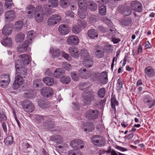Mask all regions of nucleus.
<instances>
[{
	"instance_id": "nucleus-45",
	"label": "nucleus",
	"mask_w": 155,
	"mask_h": 155,
	"mask_svg": "<svg viewBox=\"0 0 155 155\" xmlns=\"http://www.w3.org/2000/svg\"><path fill=\"white\" fill-rule=\"evenodd\" d=\"M11 38L8 37H7L4 39L3 43L5 45L9 46L12 45Z\"/></svg>"
},
{
	"instance_id": "nucleus-41",
	"label": "nucleus",
	"mask_w": 155,
	"mask_h": 155,
	"mask_svg": "<svg viewBox=\"0 0 155 155\" xmlns=\"http://www.w3.org/2000/svg\"><path fill=\"white\" fill-rule=\"evenodd\" d=\"M100 73H93L91 74L90 76L94 81H100Z\"/></svg>"
},
{
	"instance_id": "nucleus-12",
	"label": "nucleus",
	"mask_w": 155,
	"mask_h": 155,
	"mask_svg": "<svg viewBox=\"0 0 155 155\" xmlns=\"http://www.w3.org/2000/svg\"><path fill=\"white\" fill-rule=\"evenodd\" d=\"M67 43L71 45H77L79 43L78 37L75 35L69 36L67 40Z\"/></svg>"
},
{
	"instance_id": "nucleus-61",
	"label": "nucleus",
	"mask_w": 155,
	"mask_h": 155,
	"mask_svg": "<svg viewBox=\"0 0 155 155\" xmlns=\"http://www.w3.org/2000/svg\"><path fill=\"white\" fill-rule=\"evenodd\" d=\"M9 84H6V82L4 81L0 78V86L3 88H5Z\"/></svg>"
},
{
	"instance_id": "nucleus-51",
	"label": "nucleus",
	"mask_w": 155,
	"mask_h": 155,
	"mask_svg": "<svg viewBox=\"0 0 155 155\" xmlns=\"http://www.w3.org/2000/svg\"><path fill=\"white\" fill-rule=\"evenodd\" d=\"M47 101L45 99H44L43 100L41 101L39 104V106L42 109H45L48 107V104H46Z\"/></svg>"
},
{
	"instance_id": "nucleus-52",
	"label": "nucleus",
	"mask_w": 155,
	"mask_h": 155,
	"mask_svg": "<svg viewBox=\"0 0 155 155\" xmlns=\"http://www.w3.org/2000/svg\"><path fill=\"white\" fill-rule=\"evenodd\" d=\"M13 3L12 2V0H6L5 2V7L7 8H10Z\"/></svg>"
},
{
	"instance_id": "nucleus-33",
	"label": "nucleus",
	"mask_w": 155,
	"mask_h": 155,
	"mask_svg": "<svg viewBox=\"0 0 155 155\" xmlns=\"http://www.w3.org/2000/svg\"><path fill=\"white\" fill-rule=\"evenodd\" d=\"M23 63L20 60H17L15 62V67L16 71L17 70L24 68L25 67L24 66Z\"/></svg>"
},
{
	"instance_id": "nucleus-9",
	"label": "nucleus",
	"mask_w": 155,
	"mask_h": 155,
	"mask_svg": "<svg viewBox=\"0 0 155 155\" xmlns=\"http://www.w3.org/2000/svg\"><path fill=\"white\" fill-rule=\"evenodd\" d=\"M61 20V17L56 15L51 16L49 18V25L54 26Z\"/></svg>"
},
{
	"instance_id": "nucleus-40",
	"label": "nucleus",
	"mask_w": 155,
	"mask_h": 155,
	"mask_svg": "<svg viewBox=\"0 0 155 155\" xmlns=\"http://www.w3.org/2000/svg\"><path fill=\"white\" fill-rule=\"evenodd\" d=\"M13 142V137L12 136H8L5 139L4 142L7 145L12 144Z\"/></svg>"
},
{
	"instance_id": "nucleus-32",
	"label": "nucleus",
	"mask_w": 155,
	"mask_h": 155,
	"mask_svg": "<svg viewBox=\"0 0 155 155\" xmlns=\"http://www.w3.org/2000/svg\"><path fill=\"white\" fill-rule=\"evenodd\" d=\"M0 78L2 79L3 81H5L6 84H9L10 81V78L8 74H2Z\"/></svg>"
},
{
	"instance_id": "nucleus-23",
	"label": "nucleus",
	"mask_w": 155,
	"mask_h": 155,
	"mask_svg": "<svg viewBox=\"0 0 155 155\" xmlns=\"http://www.w3.org/2000/svg\"><path fill=\"white\" fill-rule=\"evenodd\" d=\"M12 32V28L9 27V25L6 24L2 29V33L5 36L9 35Z\"/></svg>"
},
{
	"instance_id": "nucleus-36",
	"label": "nucleus",
	"mask_w": 155,
	"mask_h": 155,
	"mask_svg": "<svg viewBox=\"0 0 155 155\" xmlns=\"http://www.w3.org/2000/svg\"><path fill=\"white\" fill-rule=\"evenodd\" d=\"M71 78L67 76L64 75L60 79V81L64 84H67L71 81Z\"/></svg>"
},
{
	"instance_id": "nucleus-39",
	"label": "nucleus",
	"mask_w": 155,
	"mask_h": 155,
	"mask_svg": "<svg viewBox=\"0 0 155 155\" xmlns=\"http://www.w3.org/2000/svg\"><path fill=\"white\" fill-rule=\"evenodd\" d=\"M50 49V52L53 57L57 56L60 54V51L58 49L51 48Z\"/></svg>"
},
{
	"instance_id": "nucleus-27",
	"label": "nucleus",
	"mask_w": 155,
	"mask_h": 155,
	"mask_svg": "<svg viewBox=\"0 0 155 155\" xmlns=\"http://www.w3.org/2000/svg\"><path fill=\"white\" fill-rule=\"evenodd\" d=\"M26 12L30 16H33L35 13V8L33 5H28L26 8Z\"/></svg>"
},
{
	"instance_id": "nucleus-54",
	"label": "nucleus",
	"mask_w": 155,
	"mask_h": 155,
	"mask_svg": "<svg viewBox=\"0 0 155 155\" xmlns=\"http://www.w3.org/2000/svg\"><path fill=\"white\" fill-rule=\"evenodd\" d=\"M132 11L130 8L128 7H126L123 14L125 16H127L130 15Z\"/></svg>"
},
{
	"instance_id": "nucleus-57",
	"label": "nucleus",
	"mask_w": 155,
	"mask_h": 155,
	"mask_svg": "<svg viewBox=\"0 0 155 155\" xmlns=\"http://www.w3.org/2000/svg\"><path fill=\"white\" fill-rule=\"evenodd\" d=\"M122 87V83L120 78H119L118 79L117 82V88L118 90H120Z\"/></svg>"
},
{
	"instance_id": "nucleus-5",
	"label": "nucleus",
	"mask_w": 155,
	"mask_h": 155,
	"mask_svg": "<svg viewBox=\"0 0 155 155\" xmlns=\"http://www.w3.org/2000/svg\"><path fill=\"white\" fill-rule=\"evenodd\" d=\"M70 145L72 148L76 147L77 148L80 149L84 147V143L80 140L75 139L71 141Z\"/></svg>"
},
{
	"instance_id": "nucleus-17",
	"label": "nucleus",
	"mask_w": 155,
	"mask_h": 155,
	"mask_svg": "<svg viewBox=\"0 0 155 155\" xmlns=\"http://www.w3.org/2000/svg\"><path fill=\"white\" fill-rule=\"evenodd\" d=\"M100 82L103 84H106L108 82L107 75L106 71H103L100 73Z\"/></svg>"
},
{
	"instance_id": "nucleus-20",
	"label": "nucleus",
	"mask_w": 155,
	"mask_h": 155,
	"mask_svg": "<svg viewBox=\"0 0 155 155\" xmlns=\"http://www.w3.org/2000/svg\"><path fill=\"white\" fill-rule=\"evenodd\" d=\"M27 69L25 67L22 68L16 71L17 74V76L16 77H18L19 79V78H25L27 74Z\"/></svg>"
},
{
	"instance_id": "nucleus-21",
	"label": "nucleus",
	"mask_w": 155,
	"mask_h": 155,
	"mask_svg": "<svg viewBox=\"0 0 155 155\" xmlns=\"http://www.w3.org/2000/svg\"><path fill=\"white\" fill-rule=\"evenodd\" d=\"M88 8L92 11H94L97 10V6L96 3L92 0L88 1L87 2Z\"/></svg>"
},
{
	"instance_id": "nucleus-62",
	"label": "nucleus",
	"mask_w": 155,
	"mask_h": 155,
	"mask_svg": "<svg viewBox=\"0 0 155 155\" xmlns=\"http://www.w3.org/2000/svg\"><path fill=\"white\" fill-rule=\"evenodd\" d=\"M87 87L88 85L85 83H81L79 85V87L81 90L85 89Z\"/></svg>"
},
{
	"instance_id": "nucleus-3",
	"label": "nucleus",
	"mask_w": 155,
	"mask_h": 155,
	"mask_svg": "<svg viewBox=\"0 0 155 155\" xmlns=\"http://www.w3.org/2000/svg\"><path fill=\"white\" fill-rule=\"evenodd\" d=\"M92 143L98 147L104 146V142L103 140L102 137L99 135L93 136L91 139Z\"/></svg>"
},
{
	"instance_id": "nucleus-34",
	"label": "nucleus",
	"mask_w": 155,
	"mask_h": 155,
	"mask_svg": "<svg viewBox=\"0 0 155 155\" xmlns=\"http://www.w3.org/2000/svg\"><path fill=\"white\" fill-rule=\"evenodd\" d=\"M25 38V36L23 33H19L15 37V40L16 42H21L23 41Z\"/></svg>"
},
{
	"instance_id": "nucleus-13",
	"label": "nucleus",
	"mask_w": 155,
	"mask_h": 155,
	"mask_svg": "<svg viewBox=\"0 0 155 155\" xmlns=\"http://www.w3.org/2000/svg\"><path fill=\"white\" fill-rule=\"evenodd\" d=\"M42 8L41 6L38 5L36 7L35 9V13H37V15L35 17V20L38 22H41L43 18L41 16Z\"/></svg>"
},
{
	"instance_id": "nucleus-2",
	"label": "nucleus",
	"mask_w": 155,
	"mask_h": 155,
	"mask_svg": "<svg viewBox=\"0 0 155 155\" xmlns=\"http://www.w3.org/2000/svg\"><path fill=\"white\" fill-rule=\"evenodd\" d=\"M21 104L25 111L27 112H32L35 109L34 105L31 102L28 100H24Z\"/></svg>"
},
{
	"instance_id": "nucleus-64",
	"label": "nucleus",
	"mask_w": 155,
	"mask_h": 155,
	"mask_svg": "<svg viewBox=\"0 0 155 155\" xmlns=\"http://www.w3.org/2000/svg\"><path fill=\"white\" fill-rule=\"evenodd\" d=\"M98 28L99 31L103 33L106 32L107 31V28H104V27L101 25L98 26Z\"/></svg>"
},
{
	"instance_id": "nucleus-29",
	"label": "nucleus",
	"mask_w": 155,
	"mask_h": 155,
	"mask_svg": "<svg viewBox=\"0 0 155 155\" xmlns=\"http://www.w3.org/2000/svg\"><path fill=\"white\" fill-rule=\"evenodd\" d=\"M80 53L81 57L83 59L85 58H89L90 57L87 50L86 48L82 49Z\"/></svg>"
},
{
	"instance_id": "nucleus-49",
	"label": "nucleus",
	"mask_w": 155,
	"mask_h": 155,
	"mask_svg": "<svg viewBox=\"0 0 155 155\" xmlns=\"http://www.w3.org/2000/svg\"><path fill=\"white\" fill-rule=\"evenodd\" d=\"M33 86L35 87H39L42 84L41 80L38 79H36L33 81Z\"/></svg>"
},
{
	"instance_id": "nucleus-56",
	"label": "nucleus",
	"mask_w": 155,
	"mask_h": 155,
	"mask_svg": "<svg viewBox=\"0 0 155 155\" xmlns=\"http://www.w3.org/2000/svg\"><path fill=\"white\" fill-rule=\"evenodd\" d=\"M63 57L66 59L67 61H69L71 60V57L68 54L62 51L61 53Z\"/></svg>"
},
{
	"instance_id": "nucleus-35",
	"label": "nucleus",
	"mask_w": 155,
	"mask_h": 155,
	"mask_svg": "<svg viewBox=\"0 0 155 155\" xmlns=\"http://www.w3.org/2000/svg\"><path fill=\"white\" fill-rule=\"evenodd\" d=\"M106 93V91L105 88H102L98 90L97 94L99 97L101 98H103L105 96Z\"/></svg>"
},
{
	"instance_id": "nucleus-48",
	"label": "nucleus",
	"mask_w": 155,
	"mask_h": 155,
	"mask_svg": "<svg viewBox=\"0 0 155 155\" xmlns=\"http://www.w3.org/2000/svg\"><path fill=\"white\" fill-rule=\"evenodd\" d=\"M68 155H82V154L79 150H73L68 151Z\"/></svg>"
},
{
	"instance_id": "nucleus-38",
	"label": "nucleus",
	"mask_w": 155,
	"mask_h": 155,
	"mask_svg": "<svg viewBox=\"0 0 155 155\" xmlns=\"http://www.w3.org/2000/svg\"><path fill=\"white\" fill-rule=\"evenodd\" d=\"M72 31L74 34H78L81 31V26L79 25H74L72 28Z\"/></svg>"
},
{
	"instance_id": "nucleus-1",
	"label": "nucleus",
	"mask_w": 155,
	"mask_h": 155,
	"mask_svg": "<svg viewBox=\"0 0 155 155\" xmlns=\"http://www.w3.org/2000/svg\"><path fill=\"white\" fill-rule=\"evenodd\" d=\"M92 91H86L82 94L84 104L85 105L90 104L92 101L95 99V95Z\"/></svg>"
},
{
	"instance_id": "nucleus-25",
	"label": "nucleus",
	"mask_w": 155,
	"mask_h": 155,
	"mask_svg": "<svg viewBox=\"0 0 155 155\" xmlns=\"http://www.w3.org/2000/svg\"><path fill=\"white\" fill-rule=\"evenodd\" d=\"M87 35L90 38L94 39L98 37V33L97 30L91 29L88 31Z\"/></svg>"
},
{
	"instance_id": "nucleus-11",
	"label": "nucleus",
	"mask_w": 155,
	"mask_h": 155,
	"mask_svg": "<svg viewBox=\"0 0 155 155\" xmlns=\"http://www.w3.org/2000/svg\"><path fill=\"white\" fill-rule=\"evenodd\" d=\"M68 51L71 56L74 58H77L80 53L78 49L76 47H71L68 48Z\"/></svg>"
},
{
	"instance_id": "nucleus-42",
	"label": "nucleus",
	"mask_w": 155,
	"mask_h": 155,
	"mask_svg": "<svg viewBox=\"0 0 155 155\" xmlns=\"http://www.w3.org/2000/svg\"><path fill=\"white\" fill-rule=\"evenodd\" d=\"M7 119L3 109H0V122L4 121Z\"/></svg>"
},
{
	"instance_id": "nucleus-30",
	"label": "nucleus",
	"mask_w": 155,
	"mask_h": 155,
	"mask_svg": "<svg viewBox=\"0 0 155 155\" xmlns=\"http://www.w3.org/2000/svg\"><path fill=\"white\" fill-rule=\"evenodd\" d=\"M78 1L79 7L78 9H83L84 10H87V4L86 1L84 0H78Z\"/></svg>"
},
{
	"instance_id": "nucleus-14",
	"label": "nucleus",
	"mask_w": 155,
	"mask_h": 155,
	"mask_svg": "<svg viewBox=\"0 0 155 155\" xmlns=\"http://www.w3.org/2000/svg\"><path fill=\"white\" fill-rule=\"evenodd\" d=\"M58 31L62 35H65L69 33L70 29L68 25L62 24L59 26Z\"/></svg>"
},
{
	"instance_id": "nucleus-58",
	"label": "nucleus",
	"mask_w": 155,
	"mask_h": 155,
	"mask_svg": "<svg viewBox=\"0 0 155 155\" xmlns=\"http://www.w3.org/2000/svg\"><path fill=\"white\" fill-rule=\"evenodd\" d=\"M34 34V31H29L27 34V37L29 39V42L31 41L32 40V37L33 36Z\"/></svg>"
},
{
	"instance_id": "nucleus-43",
	"label": "nucleus",
	"mask_w": 155,
	"mask_h": 155,
	"mask_svg": "<svg viewBox=\"0 0 155 155\" xmlns=\"http://www.w3.org/2000/svg\"><path fill=\"white\" fill-rule=\"evenodd\" d=\"M111 102V106L112 109H114V111H116L115 106L118 105V102L116 99L113 97H112L110 100Z\"/></svg>"
},
{
	"instance_id": "nucleus-44",
	"label": "nucleus",
	"mask_w": 155,
	"mask_h": 155,
	"mask_svg": "<svg viewBox=\"0 0 155 155\" xmlns=\"http://www.w3.org/2000/svg\"><path fill=\"white\" fill-rule=\"evenodd\" d=\"M94 55L98 58H102L104 55V52L103 51L97 49L96 50Z\"/></svg>"
},
{
	"instance_id": "nucleus-8",
	"label": "nucleus",
	"mask_w": 155,
	"mask_h": 155,
	"mask_svg": "<svg viewBox=\"0 0 155 155\" xmlns=\"http://www.w3.org/2000/svg\"><path fill=\"white\" fill-rule=\"evenodd\" d=\"M143 102L150 108L153 106L155 103V101L149 95L145 96L144 98Z\"/></svg>"
},
{
	"instance_id": "nucleus-6",
	"label": "nucleus",
	"mask_w": 155,
	"mask_h": 155,
	"mask_svg": "<svg viewBox=\"0 0 155 155\" xmlns=\"http://www.w3.org/2000/svg\"><path fill=\"white\" fill-rule=\"evenodd\" d=\"M130 6L132 9L136 12H140L142 11V4L138 1H132L130 4Z\"/></svg>"
},
{
	"instance_id": "nucleus-19",
	"label": "nucleus",
	"mask_w": 155,
	"mask_h": 155,
	"mask_svg": "<svg viewBox=\"0 0 155 155\" xmlns=\"http://www.w3.org/2000/svg\"><path fill=\"white\" fill-rule=\"evenodd\" d=\"M94 61L93 58L90 57L89 58H85L83 59L84 66L87 68H90L93 65Z\"/></svg>"
},
{
	"instance_id": "nucleus-28",
	"label": "nucleus",
	"mask_w": 155,
	"mask_h": 155,
	"mask_svg": "<svg viewBox=\"0 0 155 155\" xmlns=\"http://www.w3.org/2000/svg\"><path fill=\"white\" fill-rule=\"evenodd\" d=\"M51 140L57 143H61L62 142L63 138L60 135H54L51 137Z\"/></svg>"
},
{
	"instance_id": "nucleus-26",
	"label": "nucleus",
	"mask_w": 155,
	"mask_h": 155,
	"mask_svg": "<svg viewBox=\"0 0 155 155\" xmlns=\"http://www.w3.org/2000/svg\"><path fill=\"white\" fill-rule=\"evenodd\" d=\"M19 57L21 59V61L24 64L27 65L30 62V59L29 56L27 54L21 55Z\"/></svg>"
},
{
	"instance_id": "nucleus-53",
	"label": "nucleus",
	"mask_w": 155,
	"mask_h": 155,
	"mask_svg": "<svg viewBox=\"0 0 155 155\" xmlns=\"http://www.w3.org/2000/svg\"><path fill=\"white\" fill-rule=\"evenodd\" d=\"M69 2V0H61L60 4L61 7L63 8H65L68 6Z\"/></svg>"
},
{
	"instance_id": "nucleus-31",
	"label": "nucleus",
	"mask_w": 155,
	"mask_h": 155,
	"mask_svg": "<svg viewBox=\"0 0 155 155\" xmlns=\"http://www.w3.org/2000/svg\"><path fill=\"white\" fill-rule=\"evenodd\" d=\"M86 10H84L83 9H78V15L81 18L84 19L86 18L87 13Z\"/></svg>"
},
{
	"instance_id": "nucleus-63",
	"label": "nucleus",
	"mask_w": 155,
	"mask_h": 155,
	"mask_svg": "<svg viewBox=\"0 0 155 155\" xmlns=\"http://www.w3.org/2000/svg\"><path fill=\"white\" fill-rule=\"evenodd\" d=\"M97 2L99 5H103L104 4H106L107 3L109 0H97Z\"/></svg>"
},
{
	"instance_id": "nucleus-18",
	"label": "nucleus",
	"mask_w": 155,
	"mask_h": 155,
	"mask_svg": "<svg viewBox=\"0 0 155 155\" xmlns=\"http://www.w3.org/2000/svg\"><path fill=\"white\" fill-rule=\"evenodd\" d=\"M30 43L29 40H26L24 43L18 47V51L21 53L25 51Z\"/></svg>"
},
{
	"instance_id": "nucleus-55",
	"label": "nucleus",
	"mask_w": 155,
	"mask_h": 155,
	"mask_svg": "<svg viewBox=\"0 0 155 155\" xmlns=\"http://www.w3.org/2000/svg\"><path fill=\"white\" fill-rule=\"evenodd\" d=\"M71 76L72 79L75 81H77L79 80V77L77 74L75 72L71 73Z\"/></svg>"
},
{
	"instance_id": "nucleus-46",
	"label": "nucleus",
	"mask_w": 155,
	"mask_h": 155,
	"mask_svg": "<svg viewBox=\"0 0 155 155\" xmlns=\"http://www.w3.org/2000/svg\"><path fill=\"white\" fill-rule=\"evenodd\" d=\"M48 87H44L41 91V95L44 97H48Z\"/></svg>"
},
{
	"instance_id": "nucleus-22",
	"label": "nucleus",
	"mask_w": 155,
	"mask_h": 155,
	"mask_svg": "<svg viewBox=\"0 0 155 155\" xmlns=\"http://www.w3.org/2000/svg\"><path fill=\"white\" fill-rule=\"evenodd\" d=\"M79 75L82 78L87 79L89 78L90 76L89 72L86 71V69L81 68L79 70Z\"/></svg>"
},
{
	"instance_id": "nucleus-50",
	"label": "nucleus",
	"mask_w": 155,
	"mask_h": 155,
	"mask_svg": "<svg viewBox=\"0 0 155 155\" xmlns=\"http://www.w3.org/2000/svg\"><path fill=\"white\" fill-rule=\"evenodd\" d=\"M106 8L104 5H102L99 7V11L100 13L102 15H104L106 13Z\"/></svg>"
},
{
	"instance_id": "nucleus-15",
	"label": "nucleus",
	"mask_w": 155,
	"mask_h": 155,
	"mask_svg": "<svg viewBox=\"0 0 155 155\" xmlns=\"http://www.w3.org/2000/svg\"><path fill=\"white\" fill-rule=\"evenodd\" d=\"M18 78V77H15L12 87L13 89L14 90L17 89L21 86L24 83V81L23 78H19V79Z\"/></svg>"
},
{
	"instance_id": "nucleus-10",
	"label": "nucleus",
	"mask_w": 155,
	"mask_h": 155,
	"mask_svg": "<svg viewBox=\"0 0 155 155\" xmlns=\"http://www.w3.org/2000/svg\"><path fill=\"white\" fill-rule=\"evenodd\" d=\"M5 18L7 21H12L16 18L15 12L13 10H10L5 13Z\"/></svg>"
},
{
	"instance_id": "nucleus-60",
	"label": "nucleus",
	"mask_w": 155,
	"mask_h": 155,
	"mask_svg": "<svg viewBox=\"0 0 155 155\" xmlns=\"http://www.w3.org/2000/svg\"><path fill=\"white\" fill-rule=\"evenodd\" d=\"M63 66L65 69L68 70H69L71 68V65L66 63H63Z\"/></svg>"
},
{
	"instance_id": "nucleus-4",
	"label": "nucleus",
	"mask_w": 155,
	"mask_h": 155,
	"mask_svg": "<svg viewBox=\"0 0 155 155\" xmlns=\"http://www.w3.org/2000/svg\"><path fill=\"white\" fill-rule=\"evenodd\" d=\"M98 112L97 110L90 109L87 110L85 114L86 118L90 120H94L96 119L98 116Z\"/></svg>"
},
{
	"instance_id": "nucleus-37",
	"label": "nucleus",
	"mask_w": 155,
	"mask_h": 155,
	"mask_svg": "<svg viewBox=\"0 0 155 155\" xmlns=\"http://www.w3.org/2000/svg\"><path fill=\"white\" fill-rule=\"evenodd\" d=\"M23 23L21 21H17L15 26V30L17 31L20 30L22 28Z\"/></svg>"
},
{
	"instance_id": "nucleus-59",
	"label": "nucleus",
	"mask_w": 155,
	"mask_h": 155,
	"mask_svg": "<svg viewBox=\"0 0 155 155\" xmlns=\"http://www.w3.org/2000/svg\"><path fill=\"white\" fill-rule=\"evenodd\" d=\"M126 7L122 5L119 6L117 7V11L119 13L123 14Z\"/></svg>"
},
{
	"instance_id": "nucleus-47",
	"label": "nucleus",
	"mask_w": 155,
	"mask_h": 155,
	"mask_svg": "<svg viewBox=\"0 0 155 155\" xmlns=\"http://www.w3.org/2000/svg\"><path fill=\"white\" fill-rule=\"evenodd\" d=\"M58 5V0H49V7L53 8L57 7Z\"/></svg>"
},
{
	"instance_id": "nucleus-7",
	"label": "nucleus",
	"mask_w": 155,
	"mask_h": 155,
	"mask_svg": "<svg viewBox=\"0 0 155 155\" xmlns=\"http://www.w3.org/2000/svg\"><path fill=\"white\" fill-rule=\"evenodd\" d=\"M81 127L84 130V131L87 132H91L94 129L93 124L91 122H88L83 123Z\"/></svg>"
},
{
	"instance_id": "nucleus-24",
	"label": "nucleus",
	"mask_w": 155,
	"mask_h": 155,
	"mask_svg": "<svg viewBox=\"0 0 155 155\" xmlns=\"http://www.w3.org/2000/svg\"><path fill=\"white\" fill-rule=\"evenodd\" d=\"M144 72L145 75L148 77H153L154 75V70L150 66L146 67L145 69Z\"/></svg>"
},
{
	"instance_id": "nucleus-16",
	"label": "nucleus",
	"mask_w": 155,
	"mask_h": 155,
	"mask_svg": "<svg viewBox=\"0 0 155 155\" xmlns=\"http://www.w3.org/2000/svg\"><path fill=\"white\" fill-rule=\"evenodd\" d=\"M65 74V71L62 68H57L54 71V75L57 78H61Z\"/></svg>"
}]
</instances>
